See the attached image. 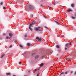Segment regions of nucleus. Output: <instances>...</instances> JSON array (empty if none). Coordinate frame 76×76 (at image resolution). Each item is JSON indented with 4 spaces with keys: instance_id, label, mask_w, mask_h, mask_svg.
<instances>
[{
    "instance_id": "nucleus-1",
    "label": "nucleus",
    "mask_w": 76,
    "mask_h": 76,
    "mask_svg": "<svg viewBox=\"0 0 76 76\" xmlns=\"http://www.w3.org/2000/svg\"><path fill=\"white\" fill-rule=\"evenodd\" d=\"M29 9H33V6H32V5H30L29 7Z\"/></svg>"
},
{
    "instance_id": "nucleus-2",
    "label": "nucleus",
    "mask_w": 76,
    "mask_h": 76,
    "mask_svg": "<svg viewBox=\"0 0 76 76\" xmlns=\"http://www.w3.org/2000/svg\"><path fill=\"white\" fill-rule=\"evenodd\" d=\"M66 47H68L69 46V43H66L65 45Z\"/></svg>"
},
{
    "instance_id": "nucleus-3",
    "label": "nucleus",
    "mask_w": 76,
    "mask_h": 76,
    "mask_svg": "<svg viewBox=\"0 0 76 76\" xmlns=\"http://www.w3.org/2000/svg\"><path fill=\"white\" fill-rule=\"evenodd\" d=\"M4 56H5V54L4 53L2 55H1V56L0 57L1 58H2Z\"/></svg>"
},
{
    "instance_id": "nucleus-4",
    "label": "nucleus",
    "mask_w": 76,
    "mask_h": 76,
    "mask_svg": "<svg viewBox=\"0 0 76 76\" xmlns=\"http://www.w3.org/2000/svg\"><path fill=\"white\" fill-rule=\"evenodd\" d=\"M68 12H72V10L71 9H69V10H68Z\"/></svg>"
},
{
    "instance_id": "nucleus-5",
    "label": "nucleus",
    "mask_w": 76,
    "mask_h": 76,
    "mask_svg": "<svg viewBox=\"0 0 76 76\" xmlns=\"http://www.w3.org/2000/svg\"><path fill=\"white\" fill-rule=\"evenodd\" d=\"M9 36H10V37H12V36H13V34L11 33H10L9 34Z\"/></svg>"
},
{
    "instance_id": "nucleus-6",
    "label": "nucleus",
    "mask_w": 76,
    "mask_h": 76,
    "mask_svg": "<svg viewBox=\"0 0 76 76\" xmlns=\"http://www.w3.org/2000/svg\"><path fill=\"white\" fill-rule=\"evenodd\" d=\"M38 57H39V56L37 55V56H35V59H37V58H38Z\"/></svg>"
},
{
    "instance_id": "nucleus-7",
    "label": "nucleus",
    "mask_w": 76,
    "mask_h": 76,
    "mask_svg": "<svg viewBox=\"0 0 76 76\" xmlns=\"http://www.w3.org/2000/svg\"><path fill=\"white\" fill-rule=\"evenodd\" d=\"M6 75L7 76H9V75H10V73H7Z\"/></svg>"
},
{
    "instance_id": "nucleus-8",
    "label": "nucleus",
    "mask_w": 76,
    "mask_h": 76,
    "mask_svg": "<svg viewBox=\"0 0 76 76\" xmlns=\"http://www.w3.org/2000/svg\"><path fill=\"white\" fill-rule=\"evenodd\" d=\"M36 23V22L35 21H33L32 22V24H33V25H35V24Z\"/></svg>"
},
{
    "instance_id": "nucleus-9",
    "label": "nucleus",
    "mask_w": 76,
    "mask_h": 76,
    "mask_svg": "<svg viewBox=\"0 0 76 76\" xmlns=\"http://www.w3.org/2000/svg\"><path fill=\"white\" fill-rule=\"evenodd\" d=\"M71 6H72V7H73L75 6V5L74 4H72L71 5Z\"/></svg>"
},
{
    "instance_id": "nucleus-10",
    "label": "nucleus",
    "mask_w": 76,
    "mask_h": 76,
    "mask_svg": "<svg viewBox=\"0 0 76 76\" xmlns=\"http://www.w3.org/2000/svg\"><path fill=\"white\" fill-rule=\"evenodd\" d=\"M43 65H44V64L43 63H42L40 65V67H42V66H43Z\"/></svg>"
},
{
    "instance_id": "nucleus-11",
    "label": "nucleus",
    "mask_w": 76,
    "mask_h": 76,
    "mask_svg": "<svg viewBox=\"0 0 76 76\" xmlns=\"http://www.w3.org/2000/svg\"><path fill=\"white\" fill-rule=\"evenodd\" d=\"M71 18H72V19H75V18H76L75 17L73 16H72Z\"/></svg>"
},
{
    "instance_id": "nucleus-12",
    "label": "nucleus",
    "mask_w": 76,
    "mask_h": 76,
    "mask_svg": "<svg viewBox=\"0 0 76 76\" xmlns=\"http://www.w3.org/2000/svg\"><path fill=\"white\" fill-rule=\"evenodd\" d=\"M56 47L57 48H60V46L58 45H57Z\"/></svg>"
},
{
    "instance_id": "nucleus-13",
    "label": "nucleus",
    "mask_w": 76,
    "mask_h": 76,
    "mask_svg": "<svg viewBox=\"0 0 76 76\" xmlns=\"http://www.w3.org/2000/svg\"><path fill=\"white\" fill-rule=\"evenodd\" d=\"M31 18H33V17H34V15H33L31 14Z\"/></svg>"
},
{
    "instance_id": "nucleus-14",
    "label": "nucleus",
    "mask_w": 76,
    "mask_h": 76,
    "mask_svg": "<svg viewBox=\"0 0 76 76\" xmlns=\"http://www.w3.org/2000/svg\"><path fill=\"white\" fill-rule=\"evenodd\" d=\"M29 29L31 30V31H32V29L31 28V26H29Z\"/></svg>"
},
{
    "instance_id": "nucleus-15",
    "label": "nucleus",
    "mask_w": 76,
    "mask_h": 76,
    "mask_svg": "<svg viewBox=\"0 0 76 76\" xmlns=\"http://www.w3.org/2000/svg\"><path fill=\"white\" fill-rule=\"evenodd\" d=\"M19 46L20 47H21V48H23V46H22L21 45H20Z\"/></svg>"
},
{
    "instance_id": "nucleus-16",
    "label": "nucleus",
    "mask_w": 76,
    "mask_h": 76,
    "mask_svg": "<svg viewBox=\"0 0 76 76\" xmlns=\"http://www.w3.org/2000/svg\"><path fill=\"white\" fill-rule=\"evenodd\" d=\"M39 41L40 42L41 41V38H39L38 39Z\"/></svg>"
},
{
    "instance_id": "nucleus-17",
    "label": "nucleus",
    "mask_w": 76,
    "mask_h": 76,
    "mask_svg": "<svg viewBox=\"0 0 76 76\" xmlns=\"http://www.w3.org/2000/svg\"><path fill=\"white\" fill-rule=\"evenodd\" d=\"M35 29L36 31H39V29L38 28H36Z\"/></svg>"
},
{
    "instance_id": "nucleus-18",
    "label": "nucleus",
    "mask_w": 76,
    "mask_h": 76,
    "mask_svg": "<svg viewBox=\"0 0 76 76\" xmlns=\"http://www.w3.org/2000/svg\"><path fill=\"white\" fill-rule=\"evenodd\" d=\"M27 45L28 46H30V43H27Z\"/></svg>"
},
{
    "instance_id": "nucleus-19",
    "label": "nucleus",
    "mask_w": 76,
    "mask_h": 76,
    "mask_svg": "<svg viewBox=\"0 0 76 76\" xmlns=\"http://www.w3.org/2000/svg\"><path fill=\"white\" fill-rule=\"evenodd\" d=\"M33 25V24L32 23V24H30V26H32V25Z\"/></svg>"
},
{
    "instance_id": "nucleus-20",
    "label": "nucleus",
    "mask_w": 76,
    "mask_h": 76,
    "mask_svg": "<svg viewBox=\"0 0 76 76\" xmlns=\"http://www.w3.org/2000/svg\"><path fill=\"white\" fill-rule=\"evenodd\" d=\"M24 37L25 38H26V37H27V35H26V34L25 35V36H24Z\"/></svg>"
},
{
    "instance_id": "nucleus-21",
    "label": "nucleus",
    "mask_w": 76,
    "mask_h": 76,
    "mask_svg": "<svg viewBox=\"0 0 76 76\" xmlns=\"http://www.w3.org/2000/svg\"><path fill=\"white\" fill-rule=\"evenodd\" d=\"M56 23H57V25H59V23H58L57 22H56Z\"/></svg>"
},
{
    "instance_id": "nucleus-22",
    "label": "nucleus",
    "mask_w": 76,
    "mask_h": 76,
    "mask_svg": "<svg viewBox=\"0 0 76 76\" xmlns=\"http://www.w3.org/2000/svg\"><path fill=\"white\" fill-rule=\"evenodd\" d=\"M39 37H36V39H39Z\"/></svg>"
},
{
    "instance_id": "nucleus-23",
    "label": "nucleus",
    "mask_w": 76,
    "mask_h": 76,
    "mask_svg": "<svg viewBox=\"0 0 76 76\" xmlns=\"http://www.w3.org/2000/svg\"><path fill=\"white\" fill-rule=\"evenodd\" d=\"M3 9L5 10V9H6V7H3Z\"/></svg>"
},
{
    "instance_id": "nucleus-24",
    "label": "nucleus",
    "mask_w": 76,
    "mask_h": 76,
    "mask_svg": "<svg viewBox=\"0 0 76 76\" xmlns=\"http://www.w3.org/2000/svg\"><path fill=\"white\" fill-rule=\"evenodd\" d=\"M44 27L45 28H46V29H48V28L46 26H45V27Z\"/></svg>"
},
{
    "instance_id": "nucleus-25",
    "label": "nucleus",
    "mask_w": 76,
    "mask_h": 76,
    "mask_svg": "<svg viewBox=\"0 0 76 76\" xmlns=\"http://www.w3.org/2000/svg\"><path fill=\"white\" fill-rule=\"evenodd\" d=\"M65 74L66 75H67V72H65Z\"/></svg>"
},
{
    "instance_id": "nucleus-26",
    "label": "nucleus",
    "mask_w": 76,
    "mask_h": 76,
    "mask_svg": "<svg viewBox=\"0 0 76 76\" xmlns=\"http://www.w3.org/2000/svg\"><path fill=\"white\" fill-rule=\"evenodd\" d=\"M63 74H64V72H62L61 73L60 75H63Z\"/></svg>"
},
{
    "instance_id": "nucleus-27",
    "label": "nucleus",
    "mask_w": 76,
    "mask_h": 76,
    "mask_svg": "<svg viewBox=\"0 0 76 76\" xmlns=\"http://www.w3.org/2000/svg\"><path fill=\"white\" fill-rule=\"evenodd\" d=\"M71 44H72V43H71V42H70L69 43V45H71Z\"/></svg>"
},
{
    "instance_id": "nucleus-28",
    "label": "nucleus",
    "mask_w": 76,
    "mask_h": 76,
    "mask_svg": "<svg viewBox=\"0 0 76 76\" xmlns=\"http://www.w3.org/2000/svg\"><path fill=\"white\" fill-rule=\"evenodd\" d=\"M1 5H2V4H3V2H1Z\"/></svg>"
},
{
    "instance_id": "nucleus-29",
    "label": "nucleus",
    "mask_w": 76,
    "mask_h": 76,
    "mask_svg": "<svg viewBox=\"0 0 76 76\" xmlns=\"http://www.w3.org/2000/svg\"><path fill=\"white\" fill-rule=\"evenodd\" d=\"M21 63H22V62H19V64H21Z\"/></svg>"
},
{
    "instance_id": "nucleus-30",
    "label": "nucleus",
    "mask_w": 76,
    "mask_h": 76,
    "mask_svg": "<svg viewBox=\"0 0 76 76\" xmlns=\"http://www.w3.org/2000/svg\"><path fill=\"white\" fill-rule=\"evenodd\" d=\"M37 28H38V29H39L40 28H41V27H38Z\"/></svg>"
},
{
    "instance_id": "nucleus-31",
    "label": "nucleus",
    "mask_w": 76,
    "mask_h": 76,
    "mask_svg": "<svg viewBox=\"0 0 76 76\" xmlns=\"http://www.w3.org/2000/svg\"><path fill=\"white\" fill-rule=\"evenodd\" d=\"M12 45H11L10 47V48H12Z\"/></svg>"
},
{
    "instance_id": "nucleus-32",
    "label": "nucleus",
    "mask_w": 76,
    "mask_h": 76,
    "mask_svg": "<svg viewBox=\"0 0 76 76\" xmlns=\"http://www.w3.org/2000/svg\"><path fill=\"white\" fill-rule=\"evenodd\" d=\"M6 38H7V39H9V37H6Z\"/></svg>"
},
{
    "instance_id": "nucleus-33",
    "label": "nucleus",
    "mask_w": 76,
    "mask_h": 76,
    "mask_svg": "<svg viewBox=\"0 0 76 76\" xmlns=\"http://www.w3.org/2000/svg\"><path fill=\"white\" fill-rule=\"evenodd\" d=\"M43 16H44V18H46V16H45V15H44Z\"/></svg>"
},
{
    "instance_id": "nucleus-34",
    "label": "nucleus",
    "mask_w": 76,
    "mask_h": 76,
    "mask_svg": "<svg viewBox=\"0 0 76 76\" xmlns=\"http://www.w3.org/2000/svg\"><path fill=\"white\" fill-rule=\"evenodd\" d=\"M37 76H39V74H37Z\"/></svg>"
},
{
    "instance_id": "nucleus-35",
    "label": "nucleus",
    "mask_w": 76,
    "mask_h": 76,
    "mask_svg": "<svg viewBox=\"0 0 76 76\" xmlns=\"http://www.w3.org/2000/svg\"><path fill=\"white\" fill-rule=\"evenodd\" d=\"M75 16H76V12H75Z\"/></svg>"
},
{
    "instance_id": "nucleus-36",
    "label": "nucleus",
    "mask_w": 76,
    "mask_h": 76,
    "mask_svg": "<svg viewBox=\"0 0 76 76\" xmlns=\"http://www.w3.org/2000/svg\"><path fill=\"white\" fill-rule=\"evenodd\" d=\"M34 70H35V72H36L37 70V69H35Z\"/></svg>"
},
{
    "instance_id": "nucleus-37",
    "label": "nucleus",
    "mask_w": 76,
    "mask_h": 76,
    "mask_svg": "<svg viewBox=\"0 0 76 76\" xmlns=\"http://www.w3.org/2000/svg\"><path fill=\"white\" fill-rule=\"evenodd\" d=\"M53 5H54V6H55V5H56V4L55 3L53 4Z\"/></svg>"
},
{
    "instance_id": "nucleus-38",
    "label": "nucleus",
    "mask_w": 76,
    "mask_h": 76,
    "mask_svg": "<svg viewBox=\"0 0 76 76\" xmlns=\"http://www.w3.org/2000/svg\"><path fill=\"white\" fill-rule=\"evenodd\" d=\"M41 6H42V7H43V6H42V4L41 5Z\"/></svg>"
},
{
    "instance_id": "nucleus-39",
    "label": "nucleus",
    "mask_w": 76,
    "mask_h": 76,
    "mask_svg": "<svg viewBox=\"0 0 76 76\" xmlns=\"http://www.w3.org/2000/svg\"><path fill=\"white\" fill-rule=\"evenodd\" d=\"M6 35V34H5V33L3 34V35Z\"/></svg>"
},
{
    "instance_id": "nucleus-40",
    "label": "nucleus",
    "mask_w": 76,
    "mask_h": 76,
    "mask_svg": "<svg viewBox=\"0 0 76 76\" xmlns=\"http://www.w3.org/2000/svg\"><path fill=\"white\" fill-rule=\"evenodd\" d=\"M73 71H71V73H73Z\"/></svg>"
},
{
    "instance_id": "nucleus-41",
    "label": "nucleus",
    "mask_w": 76,
    "mask_h": 76,
    "mask_svg": "<svg viewBox=\"0 0 76 76\" xmlns=\"http://www.w3.org/2000/svg\"><path fill=\"white\" fill-rule=\"evenodd\" d=\"M75 75H76V71L75 72Z\"/></svg>"
},
{
    "instance_id": "nucleus-42",
    "label": "nucleus",
    "mask_w": 76,
    "mask_h": 76,
    "mask_svg": "<svg viewBox=\"0 0 76 76\" xmlns=\"http://www.w3.org/2000/svg\"><path fill=\"white\" fill-rule=\"evenodd\" d=\"M65 50H67V48H65Z\"/></svg>"
},
{
    "instance_id": "nucleus-43",
    "label": "nucleus",
    "mask_w": 76,
    "mask_h": 76,
    "mask_svg": "<svg viewBox=\"0 0 76 76\" xmlns=\"http://www.w3.org/2000/svg\"><path fill=\"white\" fill-rule=\"evenodd\" d=\"M48 7H49V8H50V7H49L48 6Z\"/></svg>"
},
{
    "instance_id": "nucleus-44",
    "label": "nucleus",
    "mask_w": 76,
    "mask_h": 76,
    "mask_svg": "<svg viewBox=\"0 0 76 76\" xmlns=\"http://www.w3.org/2000/svg\"><path fill=\"white\" fill-rule=\"evenodd\" d=\"M13 76H16L15 75H13Z\"/></svg>"
},
{
    "instance_id": "nucleus-45",
    "label": "nucleus",
    "mask_w": 76,
    "mask_h": 76,
    "mask_svg": "<svg viewBox=\"0 0 76 76\" xmlns=\"http://www.w3.org/2000/svg\"><path fill=\"white\" fill-rule=\"evenodd\" d=\"M58 54H57V56H58Z\"/></svg>"
},
{
    "instance_id": "nucleus-46",
    "label": "nucleus",
    "mask_w": 76,
    "mask_h": 76,
    "mask_svg": "<svg viewBox=\"0 0 76 76\" xmlns=\"http://www.w3.org/2000/svg\"><path fill=\"white\" fill-rule=\"evenodd\" d=\"M15 41H16V40H15Z\"/></svg>"
},
{
    "instance_id": "nucleus-47",
    "label": "nucleus",
    "mask_w": 76,
    "mask_h": 76,
    "mask_svg": "<svg viewBox=\"0 0 76 76\" xmlns=\"http://www.w3.org/2000/svg\"><path fill=\"white\" fill-rule=\"evenodd\" d=\"M24 76H26V75H25Z\"/></svg>"
},
{
    "instance_id": "nucleus-48",
    "label": "nucleus",
    "mask_w": 76,
    "mask_h": 76,
    "mask_svg": "<svg viewBox=\"0 0 76 76\" xmlns=\"http://www.w3.org/2000/svg\"><path fill=\"white\" fill-rule=\"evenodd\" d=\"M34 54H33V55Z\"/></svg>"
}]
</instances>
